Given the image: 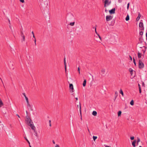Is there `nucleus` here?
I'll use <instances>...</instances> for the list:
<instances>
[{"mask_svg": "<svg viewBox=\"0 0 147 147\" xmlns=\"http://www.w3.org/2000/svg\"><path fill=\"white\" fill-rule=\"evenodd\" d=\"M115 8H113L111 10H109V12L110 14H114L115 13Z\"/></svg>", "mask_w": 147, "mask_h": 147, "instance_id": "nucleus-7", "label": "nucleus"}, {"mask_svg": "<svg viewBox=\"0 0 147 147\" xmlns=\"http://www.w3.org/2000/svg\"><path fill=\"white\" fill-rule=\"evenodd\" d=\"M69 88L70 89V92H74V89L73 87V85L72 84H70L69 85Z\"/></svg>", "mask_w": 147, "mask_h": 147, "instance_id": "nucleus-4", "label": "nucleus"}, {"mask_svg": "<svg viewBox=\"0 0 147 147\" xmlns=\"http://www.w3.org/2000/svg\"><path fill=\"white\" fill-rule=\"evenodd\" d=\"M129 58H130V60L131 61H132V57L130 55L129 56Z\"/></svg>", "mask_w": 147, "mask_h": 147, "instance_id": "nucleus-47", "label": "nucleus"}, {"mask_svg": "<svg viewBox=\"0 0 147 147\" xmlns=\"http://www.w3.org/2000/svg\"><path fill=\"white\" fill-rule=\"evenodd\" d=\"M34 132L35 133V135L36 136H38V134H37V132L36 131V129H35V130H33Z\"/></svg>", "mask_w": 147, "mask_h": 147, "instance_id": "nucleus-25", "label": "nucleus"}, {"mask_svg": "<svg viewBox=\"0 0 147 147\" xmlns=\"http://www.w3.org/2000/svg\"><path fill=\"white\" fill-rule=\"evenodd\" d=\"M75 99H76V100H78V98L77 97V98H76Z\"/></svg>", "mask_w": 147, "mask_h": 147, "instance_id": "nucleus-60", "label": "nucleus"}, {"mask_svg": "<svg viewBox=\"0 0 147 147\" xmlns=\"http://www.w3.org/2000/svg\"><path fill=\"white\" fill-rule=\"evenodd\" d=\"M105 11L106 12H107V10L106 9L105 10Z\"/></svg>", "mask_w": 147, "mask_h": 147, "instance_id": "nucleus-56", "label": "nucleus"}, {"mask_svg": "<svg viewBox=\"0 0 147 147\" xmlns=\"http://www.w3.org/2000/svg\"><path fill=\"white\" fill-rule=\"evenodd\" d=\"M138 47H139L141 48V49H142V48L143 47H145L144 46H140L139 45H137Z\"/></svg>", "mask_w": 147, "mask_h": 147, "instance_id": "nucleus-36", "label": "nucleus"}, {"mask_svg": "<svg viewBox=\"0 0 147 147\" xmlns=\"http://www.w3.org/2000/svg\"><path fill=\"white\" fill-rule=\"evenodd\" d=\"M92 114L93 115H94V116H96V115L97 114V113L95 111H93L92 112Z\"/></svg>", "mask_w": 147, "mask_h": 147, "instance_id": "nucleus-21", "label": "nucleus"}, {"mask_svg": "<svg viewBox=\"0 0 147 147\" xmlns=\"http://www.w3.org/2000/svg\"><path fill=\"white\" fill-rule=\"evenodd\" d=\"M139 147H142L141 146H140Z\"/></svg>", "mask_w": 147, "mask_h": 147, "instance_id": "nucleus-64", "label": "nucleus"}, {"mask_svg": "<svg viewBox=\"0 0 147 147\" xmlns=\"http://www.w3.org/2000/svg\"><path fill=\"white\" fill-rule=\"evenodd\" d=\"M129 16L128 15H127L125 18V20L126 21H127L129 20Z\"/></svg>", "mask_w": 147, "mask_h": 147, "instance_id": "nucleus-27", "label": "nucleus"}, {"mask_svg": "<svg viewBox=\"0 0 147 147\" xmlns=\"http://www.w3.org/2000/svg\"><path fill=\"white\" fill-rule=\"evenodd\" d=\"M138 86L139 87V93H141V92H142L140 86L139 84H138Z\"/></svg>", "mask_w": 147, "mask_h": 147, "instance_id": "nucleus-23", "label": "nucleus"}, {"mask_svg": "<svg viewBox=\"0 0 147 147\" xmlns=\"http://www.w3.org/2000/svg\"><path fill=\"white\" fill-rule=\"evenodd\" d=\"M86 79H85L83 82V85L84 87H85L86 85Z\"/></svg>", "mask_w": 147, "mask_h": 147, "instance_id": "nucleus-24", "label": "nucleus"}, {"mask_svg": "<svg viewBox=\"0 0 147 147\" xmlns=\"http://www.w3.org/2000/svg\"><path fill=\"white\" fill-rule=\"evenodd\" d=\"M32 123H31L29 124L28 125L30 126L31 129L33 130H35V129H36V127L34 125L32 124Z\"/></svg>", "mask_w": 147, "mask_h": 147, "instance_id": "nucleus-9", "label": "nucleus"}, {"mask_svg": "<svg viewBox=\"0 0 147 147\" xmlns=\"http://www.w3.org/2000/svg\"><path fill=\"white\" fill-rule=\"evenodd\" d=\"M53 143L54 144H55V141H54V140H53Z\"/></svg>", "mask_w": 147, "mask_h": 147, "instance_id": "nucleus-57", "label": "nucleus"}, {"mask_svg": "<svg viewBox=\"0 0 147 147\" xmlns=\"http://www.w3.org/2000/svg\"><path fill=\"white\" fill-rule=\"evenodd\" d=\"M87 128H88V131L89 132V133H90V131L88 129V127H87Z\"/></svg>", "mask_w": 147, "mask_h": 147, "instance_id": "nucleus-52", "label": "nucleus"}, {"mask_svg": "<svg viewBox=\"0 0 147 147\" xmlns=\"http://www.w3.org/2000/svg\"><path fill=\"white\" fill-rule=\"evenodd\" d=\"M16 115H17L18 116V117L19 118H20V117L19 115H18V114H17Z\"/></svg>", "mask_w": 147, "mask_h": 147, "instance_id": "nucleus-59", "label": "nucleus"}, {"mask_svg": "<svg viewBox=\"0 0 147 147\" xmlns=\"http://www.w3.org/2000/svg\"><path fill=\"white\" fill-rule=\"evenodd\" d=\"M25 121H26L28 125L31 123H33L32 120L29 118V117L28 116H26V119L25 120Z\"/></svg>", "mask_w": 147, "mask_h": 147, "instance_id": "nucleus-2", "label": "nucleus"}, {"mask_svg": "<svg viewBox=\"0 0 147 147\" xmlns=\"http://www.w3.org/2000/svg\"><path fill=\"white\" fill-rule=\"evenodd\" d=\"M144 49H142V51H141L140 52H142V51L143 53V55H143V58H142V59H143L144 58V53H145V52L146 51V47H144Z\"/></svg>", "mask_w": 147, "mask_h": 147, "instance_id": "nucleus-15", "label": "nucleus"}, {"mask_svg": "<svg viewBox=\"0 0 147 147\" xmlns=\"http://www.w3.org/2000/svg\"><path fill=\"white\" fill-rule=\"evenodd\" d=\"M105 146V147H111L110 146H107V145H104Z\"/></svg>", "mask_w": 147, "mask_h": 147, "instance_id": "nucleus-49", "label": "nucleus"}, {"mask_svg": "<svg viewBox=\"0 0 147 147\" xmlns=\"http://www.w3.org/2000/svg\"><path fill=\"white\" fill-rule=\"evenodd\" d=\"M98 36H99V38H100V39H101V38L100 36H99V35H98Z\"/></svg>", "mask_w": 147, "mask_h": 147, "instance_id": "nucleus-61", "label": "nucleus"}, {"mask_svg": "<svg viewBox=\"0 0 147 147\" xmlns=\"http://www.w3.org/2000/svg\"><path fill=\"white\" fill-rule=\"evenodd\" d=\"M101 72L102 76H104L105 75V69H102L101 70Z\"/></svg>", "mask_w": 147, "mask_h": 147, "instance_id": "nucleus-12", "label": "nucleus"}, {"mask_svg": "<svg viewBox=\"0 0 147 147\" xmlns=\"http://www.w3.org/2000/svg\"><path fill=\"white\" fill-rule=\"evenodd\" d=\"M95 32L96 33V34H97V31H96V27L95 28Z\"/></svg>", "mask_w": 147, "mask_h": 147, "instance_id": "nucleus-46", "label": "nucleus"}, {"mask_svg": "<svg viewBox=\"0 0 147 147\" xmlns=\"http://www.w3.org/2000/svg\"><path fill=\"white\" fill-rule=\"evenodd\" d=\"M119 93L121 94L122 95V96H123V95H124V94H123V91H122V90H121H121H120V91L119 92Z\"/></svg>", "mask_w": 147, "mask_h": 147, "instance_id": "nucleus-30", "label": "nucleus"}, {"mask_svg": "<svg viewBox=\"0 0 147 147\" xmlns=\"http://www.w3.org/2000/svg\"><path fill=\"white\" fill-rule=\"evenodd\" d=\"M129 71L130 72V74L131 75H132L133 72V70L131 68H130L129 69Z\"/></svg>", "mask_w": 147, "mask_h": 147, "instance_id": "nucleus-22", "label": "nucleus"}, {"mask_svg": "<svg viewBox=\"0 0 147 147\" xmlns=\"http://www.w3.org/2000/svg\"><path fill=\"white\" fill-rule=\"evenodd\" d=\"M64 65H65V71L66 72V61H65V57L64 59Z\"/></svg>", "mask_w": 147, "mask_h": 147, "instance_id": "nucleus-17", "label": "nucleus"}, {"mask_svg": "<svg viewBox=\"0 0 147 147\" xmlns=\"http://www.w3.org/2000/svg\"><path fill=\"white\" fill-rule=\"evenodd\" d=\"M115 99H116V98L118 96V92L117 91H116L115 92Z\"/></svg>", "mask_w": 147, "mask_h": 147, "instance_id": "nucleus-29", "label": "nucleus"}, {"mask_svg": "<svg viewBox=\"0 0 147 147\" xmlns=\"http://www.w3.org/2000/svg\"><path fill=\"white\" fill-rule=\"evenodd\" d=\"M144 82H143V83H142L143 86H144Z\"/></svg>", "mask_w": 147, "mask_h": 147, "instance_id": "nucleus-63", "label": "nucleus"}, {"mask_svg": "<svg viewBox=\"0 0 147 147\" xmlns=\"http://www.w3.org/2000/svg\"><path fill=\"white\" fill-rule=\"evenodd\" d=\"M130 139L131 140H133L134 139V136H131L130 138Z\"/></svg>", "mask_w": 147, "mask_h": 147, "instance_id": "nucleus-38", "label": "nucleus"}, {"mask_svg": "<svg viewBox=\"0 0 147 147\" xmlns=\"http://www.w3.org/2000/svg\"><path fill=\"white\" fill-rule=\"evenodd\" d=\"M27 106L29 107V109H30V110L32 111L33 110V109L32 108V105H30L29 102H27Z\"/></svg>", "mask_w": 147, "mask_h": 147, "instance_id": "nucleus-11", "label": "nucleus"}, {"mask_svg": "<svg viewBox=\"0 0 147 147\" xmlns=\"http://www.w3.org/2000/svg\"><path fill=\"white\" fill-rule=\"evenodd\" d=\"M143 40L142 38V37L141 36L139 38V42L137 43V45H139L140 44L142 43L143 42Z\"/></svg>", "mask_w": 147, "mask_h": 147, "instance_id": "nucleus-8", "label": "nucleus"}, {"mask_svg": "<svg viewBox=\"0 0 147 147\" xmlns=\"http://www.w3.org/2000/svg\"><path fill=\"white\" fill-rule=\"evenodd\" d=\"M21 37H22L23 36H24L23 33L22 31H21Z\"/></svg>", "mask_w": 147, "mask_h": 147, "instance_id": "nucleus-40", "label": "nucleus"}, {"mask_svg": "<svg viewBox=\"0 0 147 147\" xmlns=\"http://www.w3.org/2000/svg\"><path fill=\"white\" fill-rule=\"evenodd\" d=\"M22 42L23 41H25V36H22Z\"/></svg>", "mask_w": 147, "mask_h": 147, "instance_id": "nucleus-37", "label": "nucleus"}, {"mask_svg": "<svg viewBox=\"0 0 147 147\" xmlns=\"http://www.w3.org/2000/svg\"><path fill=\"white\" fill-rule=\"evenodd\" d=\"M8 21H9V24L11 25L10 22V20H9V19H8Z\"/></svg>", "mask_w": 147, "mask_h": 147, "instance_id": "nucleus-51", "label": "nucleus"}, {"mask_svg": "<svg viewBox=\"0 0 147 147\" xmlns=\"http://www.w3.org/2000/svg\"><path fill=\"white\" fill-rule=\"evenodd\" d=\"M143 55L142 54L141 52L138 51V59H140L141 58L143 57Z\"/></svg>", "mask_w": 147, "mask_h": 147, "instance_id": "nucleus-6", "label": "nucleus"}, {"mask_svg": "<svg viewBox=\"0 0 147 147\" xmlns=\"http://www.w3.org/2000/svg\"><path fill=\"white\" fill-rule=\"evenodd\" d=\"M137 142V145H138V143H139V142Z\"/></svg>", "mask_w": 147, "mask_h": 147, "instance_id": "nucleus-62", "label": "nucleus"}, {"mask_svg": "<svg viewBox=\"0 0 147 147\" xmlns=\"http://www.w3.org/2000/svg\"><path fill=\"white\" fill-rule=\"evenodd\" d=\"M78 71L79 73L80 74V68L79 67H78Z\"/></svg>", "mask_w": 147, "mask_h": 147, "instance_id": "nucleus-41", "label": "nucleus"}, {"mask_svg": "<svg viewBox=\"0 0 147 147\" xmlns=\"http://www.w3.org/2000/svg\"><path fill=\"white\" fill-rule=\"evenodd\" d=\"M80 117H81V120H82V111H81V106H80Z\"/></svg>", "mask_w": 147, "mask_h": 147, "instance_id": "nucleus-19", "label": "nucleus"}, {"mask_svg": "<svg viewBox=\"0 0 147 147\" xmlns=\"http://www.w3.org/2000/svg\"><path fill=\"white\" fill-rule=\"evenodd\" d=\"M49 126H51V120H49Z\"/></svg>", "mask_w": 147, "mask_h": 147, "instance_id": "nucleus-44", "label": "nucleus"}, {"mask_svg": "<svg viewBox=\"0 0 147 147\" xmlns=\"http://www.w3.org/2000/svg\"><path fill=\"white\" fill-rule=\"evenodd\" d=\"M20 2H22V3H23L24 2V0H20Z\"/></svg>", "mask_w": 147, "mask_h": 147, "instance_id": "nucleus-43", "label": "nucleus"}, {"mask_svg": "<svg viewBox=\"0 0 147 147\" xmlns=\"http://www.w3.org/2000/svg\"><path fill=\"white\" fill-rule=\"evenodd\" d=\"M144 66V64L142 63L141 59H139V64H138V67L140 69L143 68Z\"/></svg>", "mask_w": 147, "mask_h": 147, "instance_id": "nucleus-1", "label": "nucleus"}, {"mask_svg": "<svg viewBox=\"0 0 147 147\" xmlns=\"http://www.w3.org/2000/svg\"><path fill=\"white\" fill-rule=\"evenodd\" d=\"M24 138L26 140V141L29 144H30V142H29V141H28V140L27 139V138H26L25 137Z\"/></svg>", "mask_w": 147, "mask_h": 147, "instance_id": "nucleus-33", "label": "nucleus"}, {"mask_svg": "<svg viewBox=\"0 0 147 147\" xmlns=\"http://www.w3.org/2000/svg\"><path fill=\"white\" fill-rule=\"evenodd\" d=\"M75 24V22H71L69 24V25L71 26H73Z\"/></svg>", "mask_w": 147, "mask_h": 147, "instance_id": "nucleus-31", "label": "nucleus"}, {"mask_svg": "<svg viewBox=\"0 0 147 147\" xmlns=\"http://www.w3.org/2000/svg\"><path fill=\"white\" fill-rule=\"evenodd\" d=\"M55 147H59V146L58 145L56 144V146Z\"/></svg>", "mask_w": 147, "mask_h": 147, "instance_id": "nucleus-48", "label": "nucleus"}, {"mask_svg": "<svg viewBox=\"0 0 147 147\" xmlns=\"http://www.w3.org/2000/svg\"><path fill=\"white\" fill-rule=\"evenodd\" d=\"M105 5L104 7H106V5H109L111 3V2H108V0H105L104 1Z\"/></svg>", "mask_w": 147, "mask_h": 147, "instance_id": "nucleus-10", "label": "nucleus"}, {"mask_svg": "<svg viewBox=\"0 0 147 147\" xmlns=\"http://www.w3.org/2000/svg\"><path fill=\"white\" fill-rule=\"evenodd\" d=\"M129 6H127V10H128V9H129Z\"/></svg>", "mask_w": 147, "mask_h": 147, "instance_id": "nucleus-58", "label": "nucleus"}, {"mask_svg": "<svg viewBox=\"0 0 147 147\" xmlns=\"http://www.w3.org/2000/svg\"><path fill=\"white\" fill-rule=\"evenodd\" d=\"M36 38H35V39H34V43H35V45H36Z\"/></svg>", "mask_w": 147, "mask_h": 147, "instance_id": "nucleus-45", "label": "nucleus"}, {"mask_svg": "<svg viewBox=\"0 0 147 147\" xmlns=\"http://www.w3.org/2000/svg\"><path fill=\"white\" fill-rule=\"evenodd\" d=\"M130 104L131 105H134V102L133 100H132L130 102Z\"/></svg>", "mask_w": 147, "mask_h": 147, "instance_id": "nucleus-26", "label": "nucleus"}, {"mask_svg": "<svg viewBox=\"0 0 147 147\" xmlns=\"http://www.w3.org/2000/svg\"><path fill=\"white\" fill-rule=\"evenodd\" d=\"M22 94L24 96V97L26 99V102H29L28 98V97L26 95L25 93H22Z\"/></svg>", "mask_w": 147, "mask_h": 147, "instance_id": "nucleus-14", "label": "nucleus"}, {"mask_svg": "<svg viewBox=\"0 0 147 147\" xmlns=\"http://www.w3.org/2000/svg\"><path fill=\"white\" fill-rule=\"evenodd\" d=\"M136 140H134L132 142V145L134 147H136Z\"/></svg>", "mask_w": 147, "mask_h": 147, "instance_id": "nucleus-18", "label": "nucleus"}, {"mask_svg": "<svg viewBox=\"0 0 147 147\" xmlns=\"http://www.w3.org/2000/svg\"><path fill=\"white\" fill-rule=\"evenodd\" d=\"M8 65L9 66V67H10V68H12L13 65L12 62H11V61H10L9 63H8Z\"/></svg>", "mask_w": 147, "mask_h": 147, "instance_id": "nucleus-16", "label": "nucleus"}, {"mask_svg": "<svg viewBox=\"0 0 147 147\" xmlns=\"http://www.w3.org/2000/svg\"><path fill=\"white\" fill-rule=\"evenodd\" d=\"M133 62H134V64L136 66V61H135V60L134 57L133 58Z\"/></svg>", "mask_w": 147, "mask_h": 147, "instance_id": "nucleus-34", "label": "nucleus"}, {"mask_svg": "<svg viewBox=\"0 0 147 147\" xmlns=\"http://www.w3.org/2000/svg\"><path fill=\"white\" fill-rule=\"evenodd\" d=\"M121 111H119L118 112V116H120L121 115Z\"/></svg>", "mask_w": 147, "mask_h": 147, "instance_id": "nucleus-28", "label": "nucleus"}, {"mask_svg": "<svg viewBox=\"0 0 147 147\" xmlns=\"http://www.w3.org/2000/svg\"><path fill=\"white\" fill-rule=\"evenodd\" d=\"M140 141V139L138 138L137 137V140L136 141V142H139Z\"/></svg>", "mask_w": 147, "mask_h": 147, "instance_id": "nucleus-35", "label": "nucleus"}, {"mask_svg": "<svg viewBox=\"0 0 147 147\" xmlns=\"http://www.w3.org/2000/svg\"><path fill=\"white\" fill-rule=\"evenodd\" d=\"M97 138V136H93V138L94 141H95V140Z\"/></svg>", "mask_w": 147, "mask_h": 147, "instance_id": "nucleus-32", "label": "nucleus"}, {"mask_svg": "<svg viewBox=\"0 0 147 147\" xmlns=\"http://www.w3.org/2000/svg\"><path fill=\"white\" fill-rule=\"evenodd\" d=\"M3 106V104L1 99L0 98V107H2Z\"/></svg>", "mask_w": 147, "mask_h": 147, "instance_id": "nucleus-20", "label": "nucleus"}, {"mask_svg": "<svg viewBox=\"0 0 147 147\" xmlns=\"http://www.w3.org/2000/svg\"><path fill=\"white\" fill-rule=\"evenodd\" d=\"M32 35H34V33L33 31L32 32Z\"/></svg>", "mask_w": 147, "mask_h": 147, "instance_id": "nucleus-55", "label": "nucleus"}, {"mask_svg": "<svg viewBox=\"0 0 147 147\" xmlns=\"http://www.w3.org/2000/svg\"><path fill=\"white\" fill-rule=\"evenodd\" d=\"M141 21H142V20H141ZM139 27L140 30H144V25L143 23L140 22L139 24Z\"/></svg>", "mask_w": 147, "mask_h": 147, "instance_id": "nucleus-3", "label": "nucleus"}, {"mask_svg": "<svg viewBox=\"0 0 147 147\" xmlns=\"http://www.w3.org/2000/svg\"><path fill=\"white\" fill-rule=\"evenodd\" d=\"M33 37L34 38V39L36 38H35V36H34V35H33Z\"/></svg>", "mask_w": 147, "mask_h": 147, "instance_id": "nucleus-53", "label": "nucleus"}, {"mask_svg": "<svg viewBox=\"0 0 147 147\" xmlns=\"http://www.w3.org/2000/svg\"><path fill=\"white\" fill-rule=\"evenodd\" d=\"M143 32L142 31H141L140 32V34L141 35H142L143 34Z\"/></svg>", "mask_w": 147, "mask_h": 147, "instance_id": "nucleus-39", "label": "nucleus"}, {"mask_svg": "<svg viewBox=\"0 0 147 147\" xmlns=\"http://www.w3.org/2000/svg\"><path fill=\"white\" fill-rule=\"evenodd\" d=\"M138 16L137 18L136 19V21H138L139 19H140V18L141 17V15L140 14V12H138Z\"/></svg>", "mask_w": 147, "mask_h": 147, "instance_id": "nucleus-13", "label": "nucleus"}, {"mask_svg": "<svg viewBox=\"0 0 147 147\" xmlns=\"http://www.w3.org/2000/svg\"><path fill=\"white\" fill-rule=\"evenodd\" d=\"M129 3L127 4V6H129Z\"/></svg>", "mask_w": 147, "mask_h": 147, "instance_id": "nucleus-54", "label": "nucleus"}, {"mask_svg": "<svg viewBox=\"0 0 147 147\" xmlns=\"http://www.w3.org/2000/svg\"><path fill=\"white\" fill-rule=\"evenodd\" d=\"M146 39L147 40V32H146Z\"/></svg>", "mask_w": 147, "mask_h": 147, "instance_id": "nucleus-50", "label": "nucleus"}, {"mask_svg": "<svg viewBox=\"0 0 147 147\" xmlns=\"http://www.w3.org/2000/svg\"><path fill=\"white\" fill-rule=\"evenodd\" d=\"M9 28H10V29L11 30L12 32H13V31L12 30V29H12V27H11V25L9 24Z\"/></svg>", "mask_w": 147, "mask_h": 147, "instance_id": "nucleus-42", "label": "nucleus"}, {"mask_svg": "<svg viewBox=\"0 0 147 147\" xmlns=\"http://www.w3.org/2000/svg\"><path fill=\"white\" fill-rule=\"evenodd\" d=\"M113 17L110 16H106V20L107 22L109 21L112 19Z\"/></svg>", "mask_w": 147, "mask_h": 147, "instance_id": "nucleus-5", "label": "nucleus"}]
</instances>
